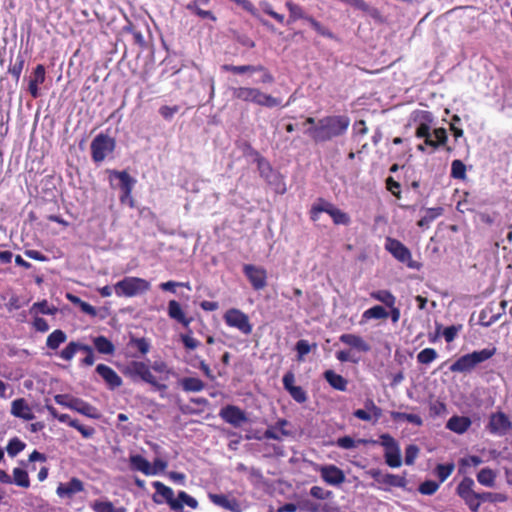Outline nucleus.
<instances>
[{"label":"nucleus","mask_w":512,"mask_h":512,"mask_svg":"<svg viewBox=\"0 0 512 512\" xmlns=\"http://www.w3.org/2000/svg\"><path fill=\"white\" fill-rule=\"evenodd\" d=\"M96 512H125V509H116L111 502H97L94 505Z\"/></svg>","instance_id":"obj_64"},{"label":"nucleus","mask_w":512,"mask_h":512,"mask_svg":"<svg viewBox=\"0 0 512 512\" xmlns=\"http://www.w3.org/2000/svg\"><path fill=\"white\" fill-rule=\"evenodd\" d=\"M420 449L414 444H410L405 449V464L413 465L416 458L418 457Z\"/></svg>","instance_id":"obj_58"},{"label":"nucleus","mask_w":512,"mask_h":512,"mask_svg":"<svg viewBox=\"0 0 512 512\" xmlns=\"http://www.w3.org/2000/svg\"><path fill=\"white\" fill-rule=\"evenodd\" d=\"M222 70L232 72L234 74H245L255 73L256 70H262V65H230L225 64L222 66Z\"/></svg>","instance_id":"obj_38"},{"label":"nucleus","mask_w":512,"mask_h":512,"mask_svg":"<svg viewBox=\"0 0 512 512\" xmlns=\"http://www.w3.org/2000/svg\"><path fill=\"white\" fill-rule=\"evenodd\" d=\"M380 444L384 447L386 464L391 468H398L402 464L401 450L398 442L389 434L380 436Z\"/></svg>","instance_id":"obj_9"},{"label":"nucleus","mask_w":512,"mask_h":512,"mask_svg":"<svg viewBox=\"0 0 512 512\" xmlns=\"http://www.w3.org/2000/svg\"><path fill=\"white\" fill-rule=\"evenodd\" d=\"M130 465L135 469L143 472L146 475H155V471H152L151 464L142 456H130Z\"/></svg>","instance_id":"obj_35"},{"label":"nucleus","mask_w":512,"mask_h":512,"mask_svg":"<svg viewBox=\"0 0 512 512\" xmlns=\"http://www.w3.org/2000/svg\"><path fill=\"white\" fill-rule=\"evenodd\" d=\"M232 97L247 103L273 108L281 104V99L262 92L255 87L240 86L230 88Z\"/></svg>","instance_id":"obj_3"},{"label":"nucleus","mask_w":512,"mask_h":512,"mask_svg":"<svg viewBox=\"0 0 512 512\" xmlns=\"http://www.w3.org/2000/svg\"><path fill=\"white\" fill-rule=\"evenodd\" d=\"M170 373V368L162 360L155 361L151 367L144 362H130V374L138 376L141 380L159 391L167 389V385L162 383V381H166Z\"/></svg>","instance_id":"obj_2"},{"label":"nucleus","mask_w":512,"mask_h":512,"mask_svg":"<svg viewBox=\"0 0 512 512\" xmlns=\"http://www.w3.org/2000/svg\"><path fill=\"white\" fill-rule=\"evenodd\" d=\"M286 8L289 11V23L294 22L298 19H304L307 21V18H311L312 16L307 15L302 7L299 5L293 3L292 1H286L285 3Z\"/></svg>","instance_id":"obj_36"},{"label":"nucleus","mask_w":512,"mask_h":512,"mask_svg":"<svg viewBox=\"0 0 512 512\" xmlns=\"http://www.w3.org/2000/svg\"><path fill=\"white\" fill-rule=\"evenodd\" d=\"M451 177L463 180L466 177V166L461 160H453L451 164Z\"/></svg>","instance_id":"obj_48"},{"label":"nucleus","mask_w":512,"mask_h":512,"mask_svg":"<svg viewBox=\"0 0 512 512\" xmlns=\"http://www.w3.org/2000/svg\"><path fill=\"white\" fill-rule=\"evenodd\" d=\"M223 319L227 326L239 330L244 335L252 333L253 325L250 323L248 315L240 309H228L223 315Z\"/></svg>","instance_id":"obj_7"},{"label":"nucleus","mask_w":512,"mask_h":512,"mask_svg":"<svg viewBox=\"0 0 512 512\" xmlns=\"http://www.w3.org/2000/svg\"><path fill=\"white\" fill-rule=\"evenodd\" d=\"M182 389L186 392H200L204 389V382L195 377H185L180 380Z\"/></svg>","instance_id":"obj_33"},{"label":"nucleus","mask_w":512,"mask_h":512,"mask_svg":"<svg viewBox=\"0 0 512 512\" xmlns=\"http://www.w3.org/2000/svg\"><path fill=\"white\" fill-rule=\"evenodd\" d=\"M324 378L331 387L338 391H345L347 389L348 381L343 376L335 373L333 370L325 371Z\"/></svg>","instance_id":"obj_29"},{"label":"nucleus","mask_w":512,"mask_h":512,"mask_svg":"<svg viewBox=\"0 0 512 512\" xmlns=\"http://www.w3.org/2000/svg\"><path fill=\"white\" fill-rule=\"evenodd\" d=\"M93 343L99 353L112 354L114 352V345L104 336L95 337Z\"/></svg>","instance_id":"obj_41"},{"label":"nucleus","mask_w":512,"mask_h":512,"mask_svg":"<svg viewBox=\"0 0 512 512\" xmlns=\"http://www.w3.org/2000/svg\"><path fill=\"white\" fill-rule=\"evenodd\" d=\"M319 471L322 479L329 485L337 486L345 481L344 472L335 465L321 466Z\"/></svg>","instance_id":"obj_16"},{"label":"nucleus","mask_w":512,"mask_h":512,"mask_svg":"<svg viewBox=\"0 0 512 512\" xmlns=\"http://www.w3.org/2000/svg\"><path fill=\"white\" fill-rule=\"evenodd\" d=\"M83 483L78 478H72L67 483H60L56 493L61 498H72L75 494L83 491Z\"/></svg>","instance_id":"obj_20"},{"label":"nucleus","mask_w":512,"mask_h":512,"mask_svg":"<svg viewBox=\"0 0 512 512\" xmlns=\"http://www.w3.org/2000/svg\"><path fill=\"white\" fill-rule=\"evenodd\" d=\"M443 209L441 207L428 208L425 211V215L418 221V226L421 228L429 227V225L440 215H442Z\"/></svg>","instance_id":"obj_39"},{"label":"nucleus","mask_w":512,"mask_h":512,"mask_svg":"<svg viewBox=\"0 0 512 512\" xmlns=\"http://www.w3.org/2000/svg\"><path fill=\"white\" fill-rule=\"evenodd\" d=\"M370 297L375 301L381 302L386 307H392L393 304H396V297L389 290L372 291Z\"/></svg>","instance_id":"obj_32"},{"label":"nucleus","mask_w":512,"mask_h":512,"mask_svg":"<svg viewBox=\"0 0 512 512\" xmlns=\"http://www.w3.org/2000/svg\"><path fill=\"white\" fill-rule=\"evenodd\" d=\"M381 484L386 485L388 487L405 488L407 485V479L405 475L385 473L382 478Z\"/></svg>","instance_id":"obj_34"},{"label":"nucleus","mask_w":512,"mask_h":512,"mask_svg":"<svg viewBox=\"0 0 512 512\" xmlns=\"http://www.w3.org/2000/svg\"><path fill=\"white\" fill-rule=\"evenodd\" d=\"M54 400L57 404L75 410L87 417L97 419L100 416L95 407L83 401L82 399L72 397L68 394L55 395Z\"/></svg>","instance_id":"obj_5"},{"label":"nucleus","mask_w":512,"mask_h":512,"mask_svg":"<svg viewBox=\"0 0 512 512\" xmlns=\"http://www.w3.org/2000/svg\"><path fill=\"white\" fill-rule=\"evenodd\" d=\"M12 482L20 487L28 488L30 486V480L27 471L21 468H14Z\"/></svg>","instance_id":"obj_44"},{"label":"nucleus","mask_w":512,"mask_h":512,"mask_svg":"<svg viewBox=\"0 0 512 512\" xmlns=\"http://www.w3.org/2000/svg\"><path fill=\"white\" fill-rule=\"evenodd\" d=\"M219 416L228 424L234 427H240L243 423L248 421V418L243 410L235 405H227L219 412Z\"/></svg>","instance_id":"obj_14"},{"label":"nucleus","mask_w":512,"mask_h":512,"mask_svg":"<svg viewBox=\"0 0 512 512\" xmlns=\"http://www.w3.org/2000/svg\"><path fill=\"white\" fill-rule=\"evenodd\" d=\"M329 216L332 218L334 224L336 225H348L350 223L349 215L336 206L333 208Z\"/></svg>","instance_id":"obj_50"},{"label":"nucleus","mask_w":512,"mask_h":512,"mask_svg":"<svg viewBox=\"0 0 512 512\" xmlns=\"http://www.w3.org/2000/svg\"><path fill=\"white\" fill-rule=\"evenodd\" d=\"M349 125L350 119L345 115L327 116L321 118L317 125L309 127L305 133L315 142H326L345 134Z\"/></svg>","instance_id":"obj_1"},{"label":"nucleus","mask_w":512,"mask_h":512,"mask_svg":"<svg viewBox=\"0 0 512 512\" xmlns=\"http://www.w3.org/2000/svg\"><path fill=\"white\" fill-rule=\"evenodd\" d=\"M385 249L399 262L406 264L409 268L419 269V265L412 260L410 250L399 240L387 237L385 240Z\"/></svg>","instance_id":"obj_8"},{"label":"nucleus","mask_w":512,"mask_h":512,"mask_svg":"<svg viewBox=\"0 0 512 512\" xmlns=\"http://www.w3.org/2000/svg\"><path fill=\"white\" fill-rule=\"evenodd\" d=\"M287 425V420L279 419L274 426L269 427L264 432V438L280 441L283 437L290 436L291 432L285 429Z\"/></svg>","instance_id":"obj_24"},{"label":"nucleus","mask_w":512,"mask_h":512,"mask_svg":"<svg viewBox=\"0 0 512 512\" xmlns=\"http://www.w3.org/2000/svg\"><path fill=\"white\" fill-rule=\"evenodd\" d=\"M150 342L145 338H132L130 337V351L137 350L141 355H144L150 350Z\"/></svg>","instance_id":"obj_45"},{"label":"nucleus","mask_w":512,"mask_h":512,"mask_svg":"<svg viewBox=\"0 0 512 512\" xmlns=\"http://www.w3.org/2000/svg\"><path fill=\"white\" fill-rule=\"evenodd\" d=\"M389 317L388 311L380 305H375L367 310H365L362 314L361 323H365L371 319H386Z\"/></svg>","instance_id":"obj_31"},{"label":"nucleus","mask_w":512,"mask_h":512,"mask_svg":"<svg viewBox=\"0 0 512 512\" xmlns=\"http://www.w3.org/2000/svg\"><path fill=\"white\" fill-rule=\"evenodd\" d=\"M496 477L495 471L490 468H483L477 474V481L485 487H493Z\"/></svg>","instance_id":"obj_37"},{"label":"nucleus","mask_w":512,"mask_h":512,"mask_svg":"<svg viewBox=\"0 0 512 512\" xmlns=\"http://www.w3.org/2000/svg\"><path fill=\"white\" fill-rule=\"evenodd\" d=\"M109 181L113 189L121 190L120 199L124 202L128 197V172L126 170L121 172L109 171Z\"/></svg>","instance_id":"obj_15"},{"label":"nucleus","mask_w":512,"mask_h":512,"mask_svg":"<svg viewBox=\"0 0 512 512\" xmlns=\"http://www.w3.org/2000/svg\"><path fill=\"white\" fill-rule=\"evenodd\" d=\"M511 427L509 418L502 412L492 414L489 422V429L492 433L504 435Z\"/></svg>","instance_id":"obj_18"},{"label":"nucleus","mask_w":512,"mask_h":512,"mask_svg":"<svg viewBox=\"0 0 512 512\" xmlns=\"http://www.w3.org/2000/svg\"><path fill=\"white\" fill-rule=\"evenodd\" d=\"M150 287V283L141 278H130V296L142 294Z\"/></svg>","instance_id":"obj_42"},{"label":"nucleus","mask_w":512,"mask_h":512,"mask_svg":"<svg viewBox=\"0 0 512 512\" xmlns=\"http://www.w3.org/2000/svg\"><path fill=\"white\" fill-rule=\"evenodd\" d=\"M69 426L77 429L84 438H91L95 433V429L93 427L84 426L75 419L69 421Z\"/></svg>","instance_id":"obj_57"},{"label":"nucleus","mask_w":512,"mask_h":512,"mask_svg":"<svg viewBox=\"0 0 512 512\" xmlns=\"http://www.w3.org/2000/svg\"><path fill=\"white\" fill-rule=\"evenodd\" d=\"M335 205L332 203L324 200V199H318L316 203H314L310 210L311 219L313 221H317L319 219V215L323 212L327 213L328 215L331 213Z\"/></svg>","instance_id":"obj_30"},{"label":"nucleus","mask_w":512,"mask_h":512,"mask_svg":"<svg viewBox=\"0 0 512 512\" xmlns=\"http://www.w3.org/2000/svg\"><path fill=\"white\" fill-rule=\"evenodd\" d=\"M84 344L70 342L60 353V357L66 361L72 360L78 350H81Z\"/></svg>","instance_id":"obj_51"},{"label":"nucleus","mask_w":512,"mask_h":512,"mask_svg":"<svg viewBox=\"0 0 512 512\" xmlns=\"http://www.w3.org/2000/svg\"><path fill=\"white\" fill-rule=\"evenodd\" d=\"M307 22L313 27V29L320 35L327 38H334V34L325 26H323L319 21L314 19L313 17L307 18Z\"/></svg>","instance_id":"obj_56"},{"label":"nucleus","mask_w":512,"mask_h":512,"mask_svg":"<svg viewBox=\"0 0 512 512\" xmlns=\"http://www.w3.org/2000/svg\"><path fill=\"white\" fill-rule=\"evenodd\" d=\"M455 465L453 463L438 464L435 469V473L439 478V481L443 483L454 471Z\"/></svg>","instance_id":"obj_49"},{"label":"nucleus","mask_w":512,"mask_h":512,"mask_svg":"<svg viewBox=\"0 0 512 512\" xmlns=\"http://www.w3.org/2000/svg\"><path fill=\"white\" fill-rule=\"evenodd\" d=\"M340 342L360 352L370 351V345L359 335L346 333L339 337Z\"/></svg>","instance_id":"obj_23"},{"label":"nucleus","mask_w":512,"mask_h":512,"mask_svg":"<svg viewBox=\"0 0 512 512\" xmlns=\"http://www.w3.org/2000/svg\"><path fill=\"white\" fill-rule=\"evenodd\" d=\"M367 441L364 439L354 440L350 436L340 437L336 441V445L342 449H353L360 443H366Z\"/></svg>","instance_id":"obj_53"},{"label":"nucleus","mask_w":512,"mask_h":512,"mask_svg":"<svg viewBox=\"0 0 512 512\" xmlns=\"http://www.w3.org/2000/svg\"><path fill=\"white\" fill-rule=\"evenodd\" d=\"M472 422L465 416H452L446 424V428L457 434L465 433L471 426Z\"/></svg>","instance_id":"obj_25"},{"label":"nucleus","mask_w":512,"mask_h":512,"mask_svg":"<svg viewBox=\"0 0 512 512\" xmlns=\"http://www.w3.org/2000/svg\"><path fill=\"white\" fill-rule=\"evenodd\" d=\"M114 140L105 134H98L91 142V155L96 163L102 162L114 149Z\"/></svg>","instance_id":"obj_11"},{"label":"nucleus","mask_w":512,"mask_h":512,"mask_svg":"<svg viewBox=\"0 0 512 512\" xmlns=\"http://www.w3.org/2000/svg\"><path fill=\"white\" fill-rule=\"evenodd\" d=\"M45 81V67L39 64L33 71V78L29 82V92L32 97L37 98L39 96L38 85Z\"/></svg>","instance_id":"obj_26"},{"label":"nucleus","mask_w":512,"mask_h":512,"mask_svg":"<svg viewBox=\"0 0 512 512\" xmlns=\"http://www.w3.org/2000/svg\"><path fill=\"white\" fill-rule=\"evenodd\" d=\"M67 339L66 334L60 330H54L48 337L46 341V345L49 349L55 350L57 349L62 343H64Z\"/></svg>","instance_id":"obj_40"},{"label":"nucleus","mask_w":512,"mask_h":512,"mask_svg":"<svg viewBox=\"0 0 512 512\" xmlns=\"http://www.w3.org/2000/svg\"><path fill=\"white\" fill-rule=\"evenodd\" d=\"M25 63L24 56L21 53H18V55L15 58V61L13 64H11L8 68V72L15 78L16 81L19 80L21 72L23 70Z\"/></svg>","instance_id":"obj_46"},{"label":"nucleus","mask_w":512,"mask_h":512,"mask_svg":"<svg viewBox=\"0 0 512 512\" xmlns=\"http://www.w3.org/2000/svg\"><path fill=\"white\" fill-rule=\"evenodd\" d=\"M475 482L470 477H464L458 484L456 492L472 512L480 508V493L474 491Z\"/></svg>","instance_id":"obj_6"},{"label":"nucleus","mask_w":512,"mask_h":512,"mask_svg":"<svg viewBox=\"0 0 512 512\" xmlns=\"http://www.w3.org/2000/svg\"><path fill=\"white\" fill-rule=\"evenodd\" d=\"M259 7L260 9L266 13L267 15L271 16L272 18H274L276 21H278L279 23H283L284 22V15L282 14H279L277 12H275L273 10V7L272 5L266 1V0H262L259 2Z\"/></svg>","instance_id":"obj_54"},{"label":"nucleus","mask_w":512,"mask_h":512,"mask_svg":"<svg viewBox=\"0 0 512 512\" xmlns=\"http://www.w3.org/2000/svg\"><path fill=\"white\" fill-rule=\"evenodd\" d=\"M439 488V484L432 480L424 481L419 486V492L423 495H432Z\"/></svg>","instance_id":"obj_60"},{"label":"nucleus","mask_w":512,"mask_h":512,"mask_svg":"<svg viewBox=\"0 0 512 512\" xmlns=\"http://www.w3.org/2000/svg\"><path fill=\"white\" fill-rule=\"evenodd\" d=\"M496 353V348H484L479 351L465 354L458 358L451 366V372L466 373L472 371L477 365L487 361Z\"/></svg>","instance_id":"obj_4"},{"label":"nucleus","mask_w":512,"mask_h":512,"mask_svg":"<svg viewBox=\"0 0 512 512\" xmlns=\"http://www.w3.org/2000/svg\"><path fill=\"white\" fill-rule=\"evenodd\" d=\"M11 414L14 417L30 421L35 418V415L24 398H17L11 403Z\"/></svg>","instance_id":"obj_17"},{"label":"nucleus","mask_w":512,"mask_h":512,"mask_svg":"<svg viewBox=\"0 0 512 512\" xmlns=\"http://www.w3.org/2000/svg\"><path fill=\"white\" fill-rule=\"evenodd\" d=\"M168 315L171 319L176 320L177 322L183 324L184 326H188L190 324V319H187L181 305L176 300H170L168 303Z\"/></svg>","instance_id":"obj_27"},{"label":"nucleus","mask_w":512,"mask_h":512,"mask_svg":"<svg viewBox=\"0 0 512 512\" xmlns=\"http://www.w3.org/2000/svg\"><path fill=\"white\" fill-rule=\"evenodd\" d=\"M25 446L24 442L17 437H14L9 441L6 450L9 456L15 457L18 453L24 450Z\"/></svg>","instance_id":"obj_52"},{"label":"nucleus","mask_w":512,"mask_h":512,"mask_svg":"<svg viewBox=\"0 0 512 512\" xmlns=\"http://www.w3.org/2000/svg\"><path fill=\"white\" fill-rule=\"evenodd\" d=\"M258 171L260 176L268 183H276L279 180V175L273 170L271 164L262 156L256 158Z\"/></svg>","instance_id":"obj_22"},{"label":"nucleus","mask_w":512,"mask_h":512,"mask_svg":"<svg viewBox=\"0 0 512 512\" xmlns=\"http://www.w3.org/2000/svg\"><path fill=\"white\" fill-rule=\"evenodd\" d=\"M115 292L118 296H127L128 295V278L125 277L123 280L119 281L117 284L113 286H104L100 289V294L103 297H108Z\"/></svg>","instance_id":"obj_28"},{"label":"nucleus","mask_w":512,"mask_h":512,"mask_svg":"<svg viewBox=\"0 0 512 512\" xmlns=\"http://www.w3.org/2000/svg\"><path fill=\"white\" fill-rule=\"evenodd\" d=\"M310 495L319 500L329 499L333 496V492L330 490H325L320 486H313L309 491Z\"/></svg>","instance_id":"obj_59"},{"label":"nucleus","mask_w":512,"mask_h":512,"mask_svg":"<svg viewBox=\"0 0 512 512\" xmlns=\"http://www.w3.org/2000/svg\"><path fill=\"white\" fill-rule=\"evenodd\" d=\"M243 272L255 290H262L267 285V271L260 266L245 264Z\"/></svg>","instance_id":"obj_13"},{"label":"nucleus","mask_w":512,"mask_h":512,"mask_svg":"<svg viewBox=\"0 0 512 512\" xmlns=\"http://www.w3.org/2000/svg\"><path fill=\"white\" fill-rule=\"evenodd\" d=\"M391 417L395 421H407L409 423H412L416 426H421L423 424L422 418L417 414H410V413H404V412H392Z\"/></svg>","instance_id":"obj_43"},{"label":"nucleus","mask_w":512,"mask_h":512,"mask_svg":"<svg viewBox=\"0 0 512 512\" xmlns=\"http://www.w3.org/2000/svg\"><path fill=\"white\" fill-rule=\"evenodd\" d=\"M96 372L105 380L111 389L117 388L122 384V380L118 374L105 364H98Z\"/></svg>","instance_id":"obj_21"},{"label":"nucleus","mask_w":512,"mask_h":512,"mask_svg":"<svg viewBox=\"0 0 512 512\" xmlns=\"http://www.w3.org/2000/svg\"><path fill=\"white\" fill-rule=\"evenodd\" d=\"M153 487L156 490L153 495V501L156 504L167 503L171 510L182 511V503L174 498V492L170 487L160 481L153 482Z\"/></svg>","instance_id":"obj_12"},{"label":"nucleus","mask_w":512,"mask_h":512,"mask_svg":"<svg viewBox=\"0 0 512 512\" xmlns=\"http://www.w3.org/2000/svg\"><path fill=\"white\" fill-rule=\"evenodd\" d=\"M176 500H179V502L182 503V508L184 507V505H187L192 509H196L198 507L197 500L194 497L187 494L185 491H180L178 494V498Z\"/></svg>","instance_id":"obj_61"},{"label":"nucleus","mask_w":512,"mask_h":512,"mask_svg":"<svg viewBox=\"0 0 512 512\" xmlns=\"http://www.w3.org/2000/svg\"><path fill=\"white\" fill-rule=\"evenodd\" d=\"M211 502L231 512H242L241 504L236 498L224 494H209Z\"/></svg>","instance_id":"obj_19"},{"label":"nucleus","mask_w":512,"mask_h":512,"mask_svg":"<svg viewBox=\"0 0 512 512\" xmlns=\"http://www.w3.org/2000/svg\"><path fill=\"white\" fill-rule=\"evenodd\" d=\"M290 394V396L298 403H304L307 401V393L306 391L300 387V386H295L294 388H292V390L290 392H288Z\"/></svg>","instance_id":"obj_63"},{"label":"nucleus","mask_w":512,"mask_h":512,"mask_svg":"<svg viewBox=\"0 0 512 512\" xmlns=\"http://www.w3.org/2000/svg\"><path fill=\"white\" fill-rule=\"evenodd\" d=\"M414 120L418 123L416 129V136L418 138H424L425 144L436 149L434 139H432L431 123L433 122V116L428 111H416L414 113Z\"/></svg>","instance_id":"obj_10"},{"label":"nucleus","mask_w":512,"mask_h":512,"mask_svg":"<svg viewBox=\"0 0 512 512\" xmlns=\"http://www.w3.org/2000/svg\"><path fill=\"white\" fill-rule=\"evenodd\" d=\"M437 357H438V354L435 349L425 348L418 353L417 361L421 364L428 365V364L432 363L434 360H436Z\"/></svg>","instance_id":"obj_47"},{"label":"nucleus","mask_w":512,"mask_h":512,"mask_svg":"<svg viewBox=\"0 0 512 512\" xmlns=\"http://www.w3.org/2000/svg\"><path fill=\"white\" fill-rule=\"evenodd\" d=\"M493 502V503H497V502H505L507 501V496L503 493H492V492H483V493H480V504L482 502Z\"/></svg>","instance_id":"obj_55"},{"label":"nucleus","mask_w":512,"mask_h":512,"mask_svg":"<svg viewBox=\"0 0 512 512\" xmlns=\"http://www.w3.org/2000/svg\"><path fill=\"white\" fill-rule=\"evenodd\" d=\"M364 407L365 410L373 415L375 421H377L382 416V409L378 407L372 399H367L364 402Z\"/></svg>","instance_id":"obj_62"}]
</instances>
